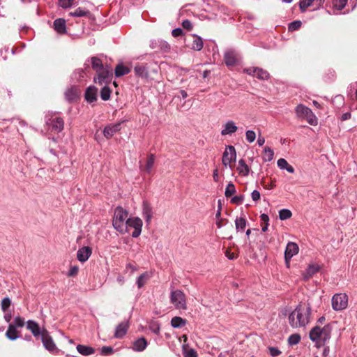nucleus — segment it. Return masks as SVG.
<instances>
[{"mask_svg": "<svg viewBox=\"0 0 357 357\" xmlns=\"http://www.w3.org/2000/svg\"><path fill=\"white\" fill-rule=\"evenodd\" d=\"M311 314L312 307L310 303L306 306L299 304L289 315V325L294 328L305 327L310 323Z\"/></svg>", "mask_w": 357, "mask_h": 357, "instance_id": "obj_1", "label": "nucleus"}, {"mask_svg": "<svg viewBox=\"0 0 357 357\" xmlns=\"http://www.w3.org/2000/svg\"><path fill=\"white\" fill-rule=\"evenodd\" d=\"M332 326L330 324L325 325L323 328L314 326L309 333L310 340L317 344V347L325 346L331 337Z\"/></svg>", "mask_w": 357, "mask_h": 357, "instance_id": "obj_2", "label": "nucleus"}, {"mask_svg": "<svg viewBox=\"0 0 357 357\" xmlns=\"http://www.w3.org/2000/svg\"><path fill=\"white\" fill-rule=\"evenodd\" d=\"M128 211L122 206H118L114 209L112 219V225L117 231L125 234L127 232L125 227L126 221L128 219Z\"/></svg>", "mask_w": 357, "mask_h": 357, "instance_id": "obj_3", "label": "nucleus"}, {"mask_svg": "<svg viewBox=\"0 0 357 357\" xmlns=\"http://www.w3.org/2000/svg\"><path fill=\"white\" fill-rule=\"evenodd\" d=\"M45 123L48 129L54 133L61 132L64 128V121L61 117L55 116L52 112L48 113L45 116Z\"/></svg>", "mask_w": 357, "mask_h": 357, "instance_id": "obj_4", "label": "nucleus"}, {"mask_svg": "<svg viewBox=\"0 0 357 357\" xmlns=\"http://www.w3.org/2000/svg\"><path fill=\"white\" fill-rule=\"evenodd\" d=\"M170 302L177 310L187 309L185 295L181 290L176 289L171 291Z\"/></svg>", "mask_w": 357, "mask_h": 357, "instance_id": "obj_5", "label": "nucleus"}, {"mask_svg": "<svg viewBox=\"0 0 357 357\" xmlns=\"http://www.w3.org/2000/svg\"><path fill=\"white\" fill-rule=\"evenodd\" d=\"M332 307L335 311H341L348 306V296L345 293L335 294L331 300Z\"/></svg>", "mask_w": 357, "mask_h": 357, "instance_id": "obj_6", "label": "nucleus"}, {"mask_svg": "<svg viewBox=\"0 0 357 357\" xmlns=\"http://www.w3.org/2000/svg\"><path fill=\"white\" fill-rule=\"evenodd\" d=\"M143 226V222L139 217H130L128 218L126 221L125 227H126L127 232L128 228H133L134 231H132L131 236L133 238H137L140 236L142 233V229Z\"/></svg>", "mask_w": 357, "mask_h": 357, "instance_id": "obj_7", "label": "nucleus"}, {"mask_svg": "<svg viewBox=\"0 0 357 357\" xmlns=\"http://www.w3.org/2000/svg\"><path fill=\"white\" fill-rule=\"evenodd\" d=\"M40 339L41 340L43 345L46 350L52 354L59 353V349L56 346L52 336L46 329H43V334Z\"/></svg>", "mask_w": 357, "mask_h": 357, "instance_id": "obj_8", "label": "nucleus"}, {"mask_svg": "<svg viewBox=\"0 0 357 357\" xmlns=\"http://www.w3.org/2000/svg\"><path fill=\"white\" fill-rule=\"evenodd\" d=\"M224 60L227 66H236L239 63V54L234 49H227L224 53Z\"/></svg>", "mask_w": 357, "mask_h": 357, "instance_id": "obj_9", "label": "nucleus"}, {"mask_svg": "<svg viewBox=\"0 0 357 357\" xmlns=\"http://www.w3.org/2000/svg\"><path fill=\"white\" fill-rule=\"evenodd\" d=\"M104 66H105L103 65L102 60L98 56H91L87 59L84 63V67L89 72L90 74L91 68L97 73L98 71L102 70Z\"/></svg>", "mask_w": 357, "mask_h": 357, "instance_id": "obj_10", "label": "nucleus"}, {"mask_svg": "<svg viewBox=\"0 0 357 357\" xmlns=\"http://www.w3.org/2000/svg\"><path fill=\"white\" fill-rule=\"evenodd\" d=\"M96 74L97 77H94L93 82L100 85L107 84L110 82L112 79V74L110 73L107 67L104 66L102 70L98 71Z\"/></svg>", "mask_w": 357, "mask_h": 357, "instance_id": "obj_11", "label": "nucleus"}, {"mask_svg": "<svg viewBox=\"0 0 357 357\" xmlns=\"http://www.w3.org/2000/svg\"><path fill=\"white\" fill-rule=\"evenodd\" d=\"M127 121V120H123L119 123H111L106 126L103 129V135L107 139H109L112 137L115 133L119 132L121 129V124L124 122Z\"/></svg>", "mask_w": 357, "mask_h": 357, "instance_id": "obj_12", "label": "nucleus"}, {"mask_svg": "<svg viewBox=\"0 0 357 357\" xmlns=\"http://www.w3.org/2000/svg\"><path fill=\"white\" fill-rule=\"evenodd\" d=\"M299 251L298 245L294 242H288L284 251V260L288 264L291 258Z\"/></svg>", "mask_w": 357, "mask_h": 357, "instance_id": "obj_13", "label": "nucleus"}, {"mask_svg": "<svg viewBox=\"0 0 357 357\" xmlns=\"http://www.w3.org/2000/svg\"><path fill=\"white\" fill-rule=\"evenodd\" d=\"M90 75L89 72L86 70V68H80L74 70L73 74L70 76V79L72 82H81L84 80L86 77Z\"/></svg>", "mask_w": 357, "mask_h": 357, "instance_id": "obj_14", "label": "nucleus"}, {"mask_svg": "<svg viewBox=\"0 0 357 357\" xmlns=\"http://www.w3.org/2000/svg\"><path fill=\"white\" fill-rule=\"evenodd\" d=\"M149 68V65L147 63H137L134 68V71L136 75L142 78H147L150 71Z\"/></svg>", "mask_w": 357, "mask_h": 357, "instance_id": "obj_15", "label": "nucleus"}, {"mask_svg": "<svg viewBox=\"0 0 357 357\" xmlns=\"http://www.w3.org/2000/svg\"><path fill=\"white\" fill-rule=\"evenodd\" d=\"M26 328L36 338H40L43 334V330L41 331L39 324L33 320H28L26 321Z\"/></svg>", "mask_w": 357, "mask_h": 357, "instance_id": "obj_16", "label": "nucleus"}, {"mask_svg": "<svg viewBox=\"0 0 357 357\" xmlns=\"http://www.w3.org/2000/svg\"><path fill=\"white\" fill-rule=\"evenodd\" d=\"M92 254V249L89 246H83L77 252V258L82 263L86 261Z\"/></svg>", "mask_w": 357, "mask_h": 357, "instance_id": "obj_17", "label": "nucleus"}, {"mask_svg": "<svg viewBox=\"0 0 357 357\" xmlns=\"http://www.w3.org/2000/svg\"><path fill=\"white\" fill-rule=\"evenodd\" d=\"M142 216L145 222L149 225L153 217V211L151 204L147 201H144L142 203Z\"/></svg>", "mask_w": 357, "mask_h": 357, "instance_id": "obj_18", "label": "nucleus"}, {"mask_svg": "<svg viewBox=\"0 0 357 357\" xmlns=\"http://www.w3.org/2000/svg\"><path fill=\"white\" fill-rule=\"evenodd\" d=\"M321 269V266L316 264H309L307 268L302 273L303 279L307 280L312 278L315 273H318Z\"/></svg>", "mask_w": 357, "mask_h": 357, "instance_id": "obj_19", "label": "nucleus"}, {"mask_svg": "<svg viewBox=\"0 0 357 357\" xmlns=\"http://www.w3.org/2000/svg\"><path fill=\"white\" fill-rule=\"evenodd\" d=\"M128 328H129L128 321L121 322V323L119 324L115 328L114 337L117 339L123 338L126 335Z\"/></svg>", "mask_w": 357, "mask_h": 357, "instance_id": "obj_20", "label": "nucleus"}, {"mask_svg": "<svg viewBox=\"0 0 357 357\" xmlns=\"http://www.w3.org/2000/svg\"><path fill=\"white\" fill-rule=\"evenodd\" d=\"M98 89L94 86H89L86 88L84 93V98L89 103H92L97 100Z\"/></svg>", "mask_w": 357, "mask_h": 357, "instance_id": "obj_21", "label": "nucleus"}, {"mask_svg": "<svg viewBox=\"0 0 357 357\" xmlns=\"http://www.w3.org/2000/svg\"><path fill=\"white\" fill-rule=\"evenodd\" d=\"M223 128L221 130V135L222 136L231 135L233 133L236 132L238 130V127L236 126L235 123L231 121H227L225 125H223Z\"/></svg>", "mask_w": 357, "mask_h": 357, "instance_id": "obj_22", "label": "nucleus"}, {"mask_svg": "<svg viewBox=\"0 0 357 357\" xmlns=\"http://www.w3.org/2000/svg\"><path fill=\"white\" fill-rule=\"evenodd\" d=\"M53 27L59 34H65L67 32L66 23L63 18L56 19L53 22Z\"/></svg>", "mask_w": 357, "mask_h": 357, "instance_id": "obj_23", "label": "nucleus"}, {"mask_svg": "<svg viewBox=\"0 0 357 357\" xmlns=\"http://www.w3.org/2000/svg\"><path fill=\"white\" fill-rule=\"evenodd\" d=\"M148 346V342L144 337H139L133 342L132 349L134 351L142 352Z\"/></svg>", "mask_w": 357, "mask_h": 357, "instance_id": "obj_24", "label": "nucleus"}, {"mask_svg": "<svg viewBox=\"0 0 357 357\" xmlns=\"http://www.w3.org/2000/svg\"><path fill=\"white\" fill-rule=\"evenodd\" d=\"M310 108L306 107L303 104H299L295 108V112L298 119H304L305 116H307V114H310Z\"/></svg>", "mask_w": 357, "mask_h": 357, "instance_id": "obj_25", "label": "nucleus"}, {"mask_svg": "<svg viewBox=\"0 0 357 357\" xmlns=\"http://www.w3.org/2000/svg\"><path fill=\"white\" fill-rule=\"evenodd\" d=\"M17 333L18 331L17 328H15V326H13L12 324H9L6 333V337L8 340L14 341L20 337V335H18Z\"/></svg>", "mask_w": 357, "mask_h": 357, "instance_id": "obj_26", "label": "nucleus"}, {"mask_svg": "<svg viewBox=\"0 0 357 357\" xmlns=\"http://www.w3.org/2000/svg\"><path fill=\"white\" fill-rule=\"evenodd\" d=\"M192 38V49L195 51H200L203 48L202 38L197 34L191 35Z\"/></svg>", "mask_w": 357, "mask_h": 357, "instance_id": "obj_27", "label": "nucleus"}, {"mask_svg": "<svg viewBox=\"0 0 357 357\" xmlns=\"http://www.w3.org/2000/svg\"><path fill=\"white\" fill-rule=\"evenodd\" d=\"M130 72V68L124 66L122 63H119L115 68V76L116 77L128 75Z\"/></svg>", "mask_w": 357, "mask_h": 357, "instance_id": "obj_28", "label": "nucleus"}, {"mask_svg": "<svg viewBox=\"0 0 357 357\" xmlns=\"http://www.w3.org/2000/svg\"><path fill=\"white\" fill-rule=\"evenodd\" d=\"M77 351L83 356L91 355L95 352V349L92 347L84 344L77 345Z\"/></svg>", "mask_w": 357, "mask_h": 357, "instance_id": "obj_29", "label": "nucleus"}, {"mask_svg": "<svg viewBox=\"0 0 357 357\" xmlns=\"http://www.w3.org/2000/svg\"><path fill=\"white\" fill-rule=\"evenodd\" d=\"M239 174L243 176H247L250 174V168L243 159L238 160V167H237Z\"/></svg>", "mask_w": 357, "mask_h": 357, "instance_id": "obj_30", "label": "nucleus"}, {"mask_svg": "<svg viewBox=\"0 0 357 357\" xmlns=\"http://www.w3.org/2000/svg\"><path fill=\"white\" fill-rule=\"evenodd\" d=\"M277 165L280 169H285L289 173L294 172V168L291 165H290L287 162V161L284 158H280L279 160H278Z\"/></svg>", "mask_w": 357, "mask_h": 357, "instance_id": "obj_31", "label": "nucleus"}, {"mask_svg": "<svg viewBox=\"0 0 357 357\" xmlns=\"http://www.w3.org/2000/svg\"><path fill=\"white\" fill-rule=\"evenodd\" d=\"M187 323V320L180 317H174L171 320V326L174 328H181Z\"/></svg>", "mask_w": 357, "mask_h": 357, "instance_id": "obj_32", "label": "nucleus"}, {"mask_svg": "<svg viewBox=\"0 0 357 357\" xmlns=\"http://www.w3.org/2000/svg\"><path fill=\"white\" fill-rule=\"evenodd\" d=\"M77 96H78L76 90L72 87L68 89L65 92L66 99L70 102L75 101L77 98Z\"/></svg>", "mask_w": 357, "mask_h": 357, "instance_id": "obj_33", "label": "nucleus"}, {"mask_svg": "<svg viewBox=\"0 0 357 357\" xmlns=\"http://www.w3.org/2000/svg\"><path fill=\"white\" fill-rule=\"evenodd\" d=\"M247 225V220L243 217L236 218L235 220V226L237 231H244Z\"/></svg>", "mask_w": 357, "mask_h": 357, "instance_id": "obj_34", "label": "nucleus"}, {"mask_svg": "<svg viewBox=\"0 0 357 357\" xmlns=\"http://www.w3.org/2000/svg\"><path fill=\"white\" fill-rule=\"evenodd\" d=\"M149 278V274L148 272H144L142 274H141L136 280V284L137 285V287L139 289L142 288L144 284H146L147 280Z\"/></svg>", "mask_w": 357, "mask_h": 357, "instance_id": "obj_35", "label": "nucleus"}, {"mask_svg": "<svg viewBox=\"0 0 357 357\" xmlns=\"http://www.w3.org/2000/svg\"><path fill=\"white\" fill-rule=\"evenodd\" d=\"M255 77L261 80H268L270 78V74L266 70L257 67Z\"/></svg>", "mask_w": 357, "mask_h": 357, "instance_id": "obj_36", "label": "nucleus"}, {"mask_svg": "<svg viewBox=\"0 0 357 357\" xmlns=\"http://www.w3.org/2000/svg\"><path fill=\"white\" fill-rule=\"evenodd\" d=\"M111 89L107 86H105L100 90V98L104 101L109 100L111 97Z\"/></svg>", "mask_w": 357, "mask_h": 357, "instance_id": "obj_37", "label": "nucleus"}, {"mask_svg": "<svg viewBox=\"0 0 357 357\" xmlns=\"http://www.w3.org/2000/svg\"><path fill=\"white\" fill-rule=\"evenodd\" d=\"M264 152V155L263 156V160L264 162H270L273 159L274 152L271 148L266 146Z\"/></svg>", "mask_w": 357, "mask_h": 357, "instance_id": "obj_38", "label": "nucleus"}, {"mask_svg": "<svg viewBox=\"0 0 357 357\" xmlns=\"http://www.w3.org/2000/svg\"><path fill=\"white\" fill-rule=\"evenodd\" d=\"M149 328L155 335H159L160 332V324L156 321H151L149 323Z\"/></svg>", "mask_w": 357, "mask_h": 357, "instance_id": "obj_39", "label": "nucleus"}, {"mask_svg": "<svg viewBox=\"0 0 357 357\" xmlns=\"http://www.w3.org/2000/svg\"><path fill=\"white\" fill-rule=\"evenodd\" d=\"M155 162V156L153 154L151 153L149 155L146 166H145V170L147 174H150L152 169V167Z\"/></svg>", "mask_w": 357, "mask_h": 357, "instance_id": "obj_40", "label": "nucleus"}, {"mask_svg": "<svg viewBox=\"0 0 357 357\" xmlns=\"http://www.w3.org/2000/svg\"><path fill=\"white\" fill-rule=\"evenodd\" d=\"M301 335L298 333L291 334L288 338V344L290 346L298 344L301 341Z\"/></svg>", "mask_w": 357, "mask_h": 357, "instance_id": "obj_41", "label": "nucleus"}, {"mask_svg": "<svg viewBox=\"0 0 357 357\" xmlns=\"http://www.w3.org/2000/svg\"><path fill=\"white\" fill-rule=\"evenodd\" d=\"M292 213L289 209L282 208L279 211V218L280 220H285L290 218Z\"/></svg>", "mask_w": 357, "mask_h": 357, "instance_id": "obj_42", "label": "nucleus"}, {"mask_svg": "<svg viewBox=\"0 0 357 357\" xmlns=\"http://www.w3.org/2000/svg\"><path fill=\"white\" fill-rule=\"evenodd\" d=\"M236 192V187L232 182H229L225 191V195L226 197H231L232 195Z\"/></svg>", "mask_w": 357, "mask_h": 357, "instance_id": "obj_43", "label": "nucleus"}, {"mask_svg": "<svg viewBox=\"0 0 357 357\" xmlns=\"http://www.w3.org/2000/svg\"><path fill=\"white\" fill-rule=\"evenodd\" d=\"M89 14V11L82 8H77L74 12H70V15L73 17H84Z\"/></svg>", "mask_w": 357, "mask_h": 357, "instance_id": "obj_44", "label": "nucleus"}, {"mask_svg": "<svg viewBox=\"0 0 357 357\" xmlns=\"http://www.w3.org/2000/svg\"><path fill=\"white\" fill-rule=\"evenodd\" d=\"M304 119H305L307 123L311 126H317L318 123V121L312 109L310 111V114H307V116H305Z\"/></svg>", "mask_w": 357, "mask_h": 357, "instance_id": "obj_45", "label": "nucleus"}, {"mask_svg": "<svg viewBox=\"0 0 357 357\" xmlns=\"http://www.w3.org/2000/svg\"><path fill=\"white\" fill-rule=\"evenodd\" d=\"M225 150H227L228 156H229L231 162H235L236 160V152L234 146L228 145Z\"/></svg>", "mask_w": 357, "mask_h": 357, "instance_id": "obj_46", "label": "nucleus"}, {"mask_svg": "<svg viewBox=\"0 0 357 357\" xmlns=\"http://www.w3.org/2000/svg\"><path fill=\"white\" fill-rule=\"evenodd\" d=\"M155 45H158L161 50L165 52H169L170 50L169 44L165 40H158L155 43Z\"/></svg>", "mask_w": 357, "mask_h": 357, "instance_id": "obj_47", "label": "nucleus"}, {"mask_svg": "<svg viewBox=\"0 0 357 357\" xmlns=\"http://www.w3.org/2000/svg\"><path fill=\"white\" fill-rule=\"evenodd\" d=\"M222 162L225 168H229L230 169H232V167L231 165V161L229 160V156H228L227 150H225L223 152L222 158Z\"/></svg>", "mask_w": 357, "mask_h": 357, "instance_id": "obj_48", "label": "nucleus"}, {"mask_svg": "<svg viewBox=\"0 0 357 357\" xmlns=\"http://www.w3.org/2000/svg\"><path fill=\"white\" fill-rule=\"evenodd\" d=\"M333 104L336 107H341L344 104V98L342 95H337L335 96L334 99L333 100Z\"/></svg>", "mask_w": 357, "mask_h": 357, "instance_id": "obj_49", "label": "nucleus"}, {"mask_svg": "<svg viewBox=\"0 0 357 357\" xmlns=\"http://www.w3.org/2000/svg\"><path fill=\"white\" fill-rule=\"evenodd\" d=\"M58 3L63 8H70L75 5L74 0H58Z\"/></svg>", "mask_w": 357, "mask_h": 357, "instance_id": "obj_50", "label": "nucleus"}, {"mask_svg": "<svg viewBox=\"0 0 357 357\" xmlns=\"http://www.w3.org/2000/svg\"><path fill=\"white\" fill-rule=\"evenodd\" d=\"M302 22L301 20H294L290 22L288 25V30L289 31H294L301 28Z\"/></svg>", "mask_w": 357, "mask_h": 357, "instance_id": "obj_51", "label": "nucleus"}, {"mask_svg": "<svg viewBox=\"0 0 357 357\" xmlns=\"http://www.w3.org/2000/svg\"><path fill=\"white\" fill-rule=\"evenodd\" d=\"M347 3V0H333V5L337 10H342Z\"/></svg>", "mask_w": 357, "mask_h": 357, "instance_id": "obj_52", "label": "nucleus"}, {"mask_svg": "<svg viewBox=\"0 0 357 357\" xmlns=\"http://www.w3.org/2000/svg\"><path fill=\"white\" fill-rule=\"evenodd\" d=\"M24 319L20 316H16L14 319V322L11 324L15 326V328H22L24 326Z\"/></svg>", "mask_w": 357, "mask_h": 357, "instance_id": "obj_53", "label": "nucleus"}, {"mask_svg": "<svg viewBox=\"0 0 357 357\" xmlns=\"http://www.w3.org/2000/svg\"><path fill=\"white\" fill-rule=\"evenodd\" d=\"M314 0H302L299 3L300 10L301 12H305L307 8L310 7Z\"/></svg>", "mask_w": 357, "mask_h": 357, "instance_id": "obj_54", "label": "nucleus"}, {"mask_svg": "<svg viewBox=\"0 0 357 357\" xmlns=\"http://www.w3.org/2000/svg\"><path fill=\"white\" fill-rule=\"evenodd\" d=\"M11 304V300L8 297H5L1 301V310L6 312L8 311Z\"/></svg>", "mask_w": 357, "mask_h": 357, "instance_id": "obj_55", "label": "nucleus"}, {"mask_svg": "<svg viewBox=\"0 0 357 357\" xmlns=\"http://www.w3.org/2000/svg\"><path fill=\"white\" fill-rule=\"evenodd\" d=\"M245 138L249 143L253 142L256 139L255 132L251 130H247L245 132Z\"/></svg>", "mask_w": 357, "mask_h": 357, "instance_id": "obj_56", "label": "nucleus"}, {"mask_svg": "<svg viewBox=\"0 0 357 357\" xmlns=\"http://www.w3.org/2000/svg\"><path fill=\"white\" fill-rule=\"evenodd\" d=\"M114 353V349L112 347L104 346L101 348L100 354L102 356H109Z\"/></svg>", "mask_w": 357, "mask_h": 357, "instance_id": "obj_57", "label": "nucleus"}, {"mask_svg": "<svg viewBox=\"0 0 357 357\" xmlns=\"http://www.w3.org/2000/svg\"><path fill=\"white\" fill-rule=\"evenodd\" d=\"M243 200H244V195H236V196L231 197V202L232 204H241L243 203Z\"/></svg>", "mask_w": 357, "mask_h": 357, "instance_id": "obj_58", "label": "nucleus"}, {"mask_svg": "<svg viewBox=\"0 0 357 357\" xmlns=\"http://www.w3.org/2000/svg\"><path fill=\"white\" fill-rule=\"evenodd\" d=\"M268 350L270 355L273 357H277L281 354L280 350L278 347H269Z\"/></svg>", "mask_w": 357, "mask_h": 357, "instance_id": "obj_59", "label": "nucleus"}, {"mask_svg": "<svg viewBox=\"0 0 357 357\" xmlns=\"http://www.w3.org/2000/svg\"><path fill=\"white\" fill-rule=\"evenodd\" d=\"M257 67L245 68L243 69V73H246V74H248L249 75L255 77L256 71H257Z\"/></svg>", "mask_w": 357, "mask_h": 357, "instance_id": "obj_60", "label": "nucleus"}, {"mask_svg": "<svg viewBox=\"0 0 357 357\" xmlns=\"http://www.w3.org/2000/svg\"><path fill=\"white\" fill-rule=\"evenodd\" d=\"M79 268L77 266H70V270L68 273V276L69 277H73L76 275L78 273Z\"/></svg>", "mask_w": 357, "mask_h": 357, "instance_id": "obj_61", "label": "nucleus"}, {"mask_svg": "<svg viewBox=\"0 0 357 357\" xmlns=\"http://www.w3.org/2000/svg\"><path fill=\"white\" fill-rule=\"evenodd\" d=\"M182 26L183 29H187L188 31H190L192 29V22L188 19L184 20L182 22Z\"/></svg>", "mask_w": 357, "mask_h": 357, "instance_id": "obj_62", "label": "nucleus"}, {"mask_svg": "<svg viewBox=\"0 0 357 357\" xmlns=\"http://www.w3.org/2000/svg\"><path fill=\"white\" fill-rule=\"evenodd\" d=\"M183 34V31L181 28L180 27H178V28H175L172 31V35L176 38V37H178V36H181Z\"/></svg>", "mask_w": 357, "mask_h": 357, "instance_id": "obj_63", "label": "nucleus"}, {"mask_svg": "<svg viewBox=\"0 0 357 357\" xmlns=\"http://www.w3.org/2000/svg\"><path fill=\"white\" fill-rule=\"evenodd\" d=\"M184 357H197V351L193 349H190L185 352Z\"/></svg>", "mask_w": 357, "mask_h": 357, "instance_id": "obj_64", "label": "nucleus"}]
</instances>
